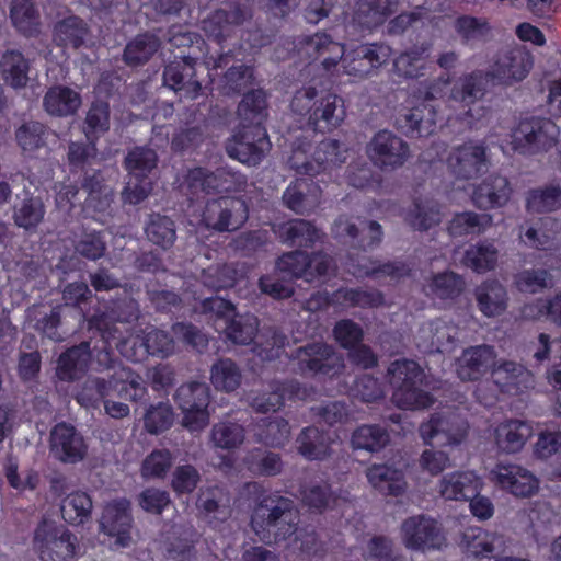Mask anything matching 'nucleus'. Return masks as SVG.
Segmentation results:
<instances>
[{
  "mask_svg": "<svg viewBox=\"0 0 561 561\" xmlns=\"http://www.w3.org/2000/svg\"><path fill=\"white\" fill-rule=\"evenodd\" d=\"M296 519L293 500L271 494L265 495L254 507L250 524L262 542L273 545L291 537Z\"/></svg>",
  "mask_w": 561,
  "mask_h": 561,
  "instance_id": "f257e3e1",
  "label": "nucleus"
},
{
  "mask_svg": "<svg viewBox=\"0 0 561 561\" xmlns=\"http://www.w3.org/2000/svg\"><path fill=\"white\" fill-rule=\"evenodd\" d=\"M290 108L297 115H308L307 125L319 133L331 131L345 118L343 100L330 91H318L313 87L296 91Z\"/></svg>",
  "mask_w": 561,
  "mask_h": 561,
  "instance_id": "f03ea898",
  "label": "nucleus"
},
{
  "mask_svg": "<svg viewBox=\"0 0 561 561\" xmlns=\"http://www.w3.org/2000/svg\"><path fill=\"white\" fill-rule=\"evenodd\" d=\"M77 537L65 526L42 520L34 530L33 545L42 561H72Z\"/></svg>",
  "mask_w": 561,
  "mask_h": 561,
  "instance_id": "7ed1b4c3",
  "label": "nucleus"
},
{
  "mask_svg": "<svg viewBox=\"0 0 561 561\" xmlns=\"http://www.w3.org/2000/svg\"><path fill=\"white\" fill-rule=\"evenodd\" d=\"M559 136L558 126L549 118L530 116L520 119L512 131V145L524 154L551 148Z\"/></svg>",
  "mask_w": 561,
  "mask_h": 561,
  "instance_id": "20e7f679",
  "label": "nucleus"
},
{
  "mask_svg": "<svg viewBox=\"0 0 561 561\" xmlns=\"http://www.w3.org/2000/svg\"><path fill=\"white\" fill-rule=\"evenodd\" d=\"M293 358L297 363V369L305 376H336L345 365L344 358L334 346L323 342H312L298 347Z\"/></svg>",
  "mask_w": 561,
  "mask_h": 561,
  "instance_id": "39448f33",
  "label": "nucleus"
},
{
  "mask_svg": "<svg viewBox=\"0 0 561 561\" xmlns=\"http://www.w3.org/2000/svg\"><path fill=\"white\" fill-rule=\"evenodd\" d=\"M174 401L183 413L182 425L191 432H197L207 426L210 402V389L207 383L191 381L181 385L175 393Z\"/></svg>",
  "mask_w": 561,
  "mask_h": 561,
  "instance_id": "423d86ee",
  "label": "nucleus"
},
{
  "mask_svg": "<svg viewBox=\"0 0 561 561\" xmlns=\"http://www.w3.org/2000/svg\"><path fill=\"white\" fill-rule=\"evenodd\" d=\"M248 218L249 209L243 199L224 196L207 201L202 224L216 232H232L240 229Z\"/></svg>",
  "mask_w": 561,
  "mask_h": 561,
  "instance_id": "0eeeda50",
  "label": "nucleus"
},
{
  "mask_svg": "<svg viewBox=\"0 0 561 561\" xmlns=\"http://www.w3.org/2000/svg\"><path fill=\"white\" fill-rule=\"evenodd\" d=\"M370 162L382 172L400 169L411 157L409 144L394 133L383 129L376 133L366 145Z\"/></svg>",
  "mask_w": 561,
  "mask_h": 561,
  "instance_id": "6e6552de",
  "label": "nucleus"
},
{
  "mask_svg": "<svg viewBox=\"0 0 561 561\" xmlns=\"http://www.w3.org/2000/svg\"><path fill=\"white\" fill-rule=\"evenodd\" d=\"M404 547L413 551L440 550L446 538L437 522L423 514L405 518L400 527Z\"/></svg>",
  "mask_w": 561,
  "mask_h": 561,
  "instance_id": "1a4fd4ad",
  "label": "nucleus"
},
{
  "mask_svg": "<svg viewBox=\"0 0 561 561\" xmlns=\"http://www.w3.org/2000/svg\"><path fill=\"white\" fill-rule=\"evenodd\" d=\"M270 149L271 142L263 126L242 125L226 145L229 157L248 165L259 164Z\"/></svg>",
  "mask_w": 561,
  "mask_h": 561,
  "instance_id": "9d476101",
  "label": "nucleus"
},
{
  "mask_svg": "<svg viewBox=\"0 0 561 561\" xmlns=\"http://www.w3.org/2000/svg\"><path fill=\"white\" fill-rule=\"evenodd\" d=\"M114 373L106 377H96L101 400L104 402L116 393L121 399L137 402L147 393L142 378L124 364H112Z\"/></svg>",
  "mask_w": 561,
  "mask_h": 561,
  "instance_id": "9b49d317",
  "label": "nucleus"
},
{
  "mask_svg": "<svg viewBox=\"0 0 561 561\" xmlns=\"http://www.w3.org/2000/svg\"><path fill=\"white\" fill-rule=\"evenodd\" d=\"M347 150L335 139H325L317 146L312 159L302 161L299 153H294L289 163L300 174L317 175L341 167L346 161Z\"/></svg>",
  "mask_w": 561,
  "mask_h": 561,
  "instance_id": "f8f14e48",
  "label": "nucleus"
},
{
  "mask_svg": "<svg viewBox=\"0 0 561 561\" xmlns=\"http://www.w3.org/2000/svg\"><path fill=\"white\" fill-rule=\"evenodd\" d=\"M307 396V389L297 380H273L268 391H251L247 402L256 413L266 414L278 411L286 399H305Z\"/></svg>",
  "mask_w": 561,
  "mask_h": 561,
  "instance_id": "ddd939ff",
  "label": "nucleus"
},
{
  "mask_svg": "<svg viewBox=\"0 0 561 561\" xmlns=\"http://www.w3.org/2000/svg\"><path fill=\"white\" fill-rule=\"evenodd\" d=\"M357 220L355 222L352 218L340 216L333 224V236L363 250L379 245L383 234L381 225L375 220Z\"/></svg>",
  "mask_w": 561,
  "mask_h": 561,
  "instance_id": "4468645a",
  "label": "nucleus"
},
{
  "mask_svg": "<svg viewBox=\"0 0 561 561\" xmlns=\"http://www.w3.org/2000/svg\"><path fill=\"white\" fill-rule=\"evenodd\" d=\"M391 56V48L386 44H362L342 55L344 70L350 76L364 78L385 65Z\"/></svg>",
  "mask_w": 561,
  "mask_h": 561,
  "instance_id": "2eb2a0df",
  "label": "nucleus"
},
{
  "mask_svg": "<svg viewBox=\"0 0 561 561\" xmlns=\"http://www.w3.org/2000/svg\"><path fill=\"white\" fill-rule=\"evenodd\" d=\"M197 60V56L183 55L170 61L163 70L164 84L183 98L196 99L202 91V83L196 79Z\"/></svg>",
  "mask_w": 561,
  "mask_h": 561,
  "instance_id": "dca6fc26",
  "label": "nucleus"
},
{
  "mask_svg": "<svg viewBox=\"0 0 561 561\" xmlns=\"http://www.w3.org/2000/svg\"><path fill=\"white\" fill-rule=\"evenodd\" d=\"M467 422L455 413L434 414L420 425L419 432L425 444L437 439L438 445H458L466 436Z\"/></svg>",
  "mask_w": 561,
  "mask_h": 561,
  "instance_id": "f3484780",
  "label": "nucleus"
},
{
  "mask_svg": "<svg viewBox=\"0 0 561 561\" xmlns=\"http://www.w3.org/2000/svg\"><path fill=\"white\" fill-rule=\"evenodd\" d=\"M447 165L457 179H474L488 169L486 149L473 141L457 146L450 151Z\"/></svg>",
  "mask_w": 561,
  "mask_h": 561,
  "instance_id": "a211bd4d",
  "label": "nucleus"
},
{
  "mask_svg": "<svg viewBox=\"0 0 561 561\" xmlns=\"http://www.w3.org/2000/svg\"><path fill=\"white\" fill-rule=\"evenodd\" d=\"M88 446L75 426L58 423L50 432V453L65 463H76L84 459Z\"/></svg>",
  "mask_w": 561,
  "mask_h": 561,
  "instance_id": "6ab92c4d",
  "label": "nucleus"
},
{
  "mask_svg": "<svg viewBox=\"0 0 561 561\" xmlns=\"http://www.w3.org/2000/svg\"><path fill=\"white\" fill-rule=\"evenodd\" d=\"M496 351L493 346L481 344L463 350L456 362V373L462 381H476L493 369L496 362Z\"/></svg>",
  "mask_w": 561,
  "mask_h": 561,
  "instance_id": "aec40b11",
  "label": "nucleus"
},
{
  "mask_svg": "<svg viewBox=\"0 0 561 561\" xmlns=\"http://www.w3.org/2000/svg\"><path fill=\"white\" fill-rule=\"evenodd\" d=\"M131 514L130 502L126 499L114 500L107 503L103 510L100 527L103 533L116 537V543L127 547L131 540Z\"/></svg>",
  "mask_w": 561,
  "mask_h": 561,
  "instance_id": "412c9836",
  "label": "nucleus"
},
{
  "mask_svg": "<svg viewBox=\"0 0 561 561\" xmlns=\"http://www.w3.org/2000/svg\"><path fill=\"white\" fill-rule=\"evenodd\" d=\"M533 67V57L523 46L502 50L492 67V76L505 84L523 80Z\"/></svg>",
  "mask_w": 561,
  "mask_h": 561,
  "instance_id": "4be33fe9",
  "label": "nucleus"
},
{
  "mask_svg": "<svg viewBox=\"0 0 561 561\" xmlns=\"http://www.w3.org/2000/svg\"><path fill=\"white\" fill-rule=\"evenodd\" d=\"M496 483L516 497H530L539 489L537 478L527 469L510 463L499 465L492 471Z\"/></svg>",
  "mask_w": 561,
  "mask_h": 561,
  "instance_id": "5701e85b",
  "label": "nucleus"
},
{
  "mask_svg": "<svg viewBox=\"0 0 561 561\" xmlns=\"http://www.w3.org/2000/svg\"><path fill=\"white\" fill-rule=\"evenodd\" d=\"M46 206L41 196L32 194L26 187L22 194H16L12 207V220L15 227L26 232H35L44 221Z\"/></svg>",
  "mask_w": 561,
  "mask_h": 561,
  "instance_id": "b1692460",
  "label": "nucleus"
},
{
  "mask_svg": "<svg viewBox=\"0 0 561 561\" xmlns=\"http://www.w3.org/2000/svg\"><path fill=\"white\" fill-rule=\"evenodd\" d=\"M510 182L502 175H490L477 185L471 199L480 209H491L504 206L511 197Z\"/></svg>",
  "mask_w": 561,
  "mask_h": 561,
  "instance_id": "393cba45",
  "label": "nucleus"
},
{
  "mask_svg": "<svg viewBox=\"0 0 561 561\" xmlns=\"http://www.w3.org/2000/svg\"><path fill=\"white\" fill-rule=\"evenodd\" d=\"M460 547L474 557L496 558L504 552V538L481 528H468L461 534Z\"/></svg>",
  "mask_w": 561,
  "mask_h": 561,
  "instance_id": "a878e982",
  "label": "nucleus"
},
{
  "mask_svg": "<svg viewBox=\"0 0 561 561\" xmlns=\"http://www.w3.org/2000/svg\"><path fill=\"white\" fill-rule=\"evenodd\" d=\"M480 479L470 471L445 474L438 482V493L448 501L469 500L479 493Z\"/></svg>",
  "mask_w": 561,
  "mask_h": 561,
  "instance_id": "bb28decb",
  "label": "nucleus"
},
{
  "mask_svg": "<svg viewBox=\"0 0 561 561\" xmlns=\"http://www.w3.org/2000/svg\"><path fill=\"white\" fill-rule=\"evenodd\" d=\"M272 230L283 243L290 247L311 248L320 239V231L306 219L273 225Z\"/></svg>",
  "mask_w": 561,
  "mask_h": 561,
  "instance_id": "cd10ccee",
  "label": "nucleus"
},
{
  "mask_svg": "<svg viewBox=\"0 0 561 561\" xmlns=\"http://www.w3.org/2000/svg\"><path fill=\"white\" fill-rule=\"evenodd\" d=\"M366 477L371 486L383 495L399 496L408 488L404 472L386 463H375L367 468Z\"/></svg>",
  "mask_w": 561,
  "mask_h": 561,
  "instance_id": "c85d7f7f",
  "label": "nucleus"
},
{
  "mask_svg": "<svg viewBox=\"0 0 561 561\" xmlns=\"http://www.w3.org/2000/svg\"><path fill=\"white\" fill-rule=\"evenodd\" d=\"M398 5L399 0H357L353 21L364 28H375L393 14Z\"/></svg>",
  "mask_w": 561,
  "mask_h": 561,
  "instance_id": "c756f323",
  "label": "nucleus"
},
{
  "mask_svg": "<svg viewBox=\"0 0 561 561\" xmlns=\"http://www.w3.org/2000/svg\"><path fill=\"white\" fill-rule=\"evenodd\" d=\"M404 219L414 230L427 231L443 220L440 204L428 197L414 198Z\"/></svg>",
  "mask_w": 561,
  "mask_h": 561,
  "instance_id": "7c9ffc66",
  "label": "nucleus"
},
{
  "mask_svg": "<svg viewBox=\"0 0 561 561\" xmlns=\"http://www.w3.org/2000/svg\"><path fill=\"white\" fill-rule=\"evenodd\" d=\"M161 48V39L151 32H144L131 38L125 46L122 60L136 68L149 62Z\"/></svg>",
  "mask_w": 561,
  "mask_h": 561,
  "instance_id": "2f4dec72",
  "label": "nucleus"
},
{
  "mask_svg": "<svg viewBox=\"0 0 561 561\" xmlns=\"http://www.w3.org/2000/svg\"><path fill=\"white\" fill-rule=\"evenodd\" d=\"M474 297L479 310L486 317H495L503 313L507 307V291L505 287L495 279L481 283L474 289Z\"/></svg>",
  "mask_w": 561,
  "mask_h": 561,
  "instance_id": "473e14b6",
  "label": "nucleus"
},
{
  "mask_svg": "<svg viewBox=\"0 0 561 561\" xmlns=\"http://www.w3.org/2000/svg\"><path fill=\"white\" fill-rule=\"evenodd\" d=\"M531 435V425L520 420L506 421L495 430L496 445L507 454L519 451Z\"/></svg>",
  "mask_w": 561,
  "mask_h": 561,
  "instance_id": "72a5a7b5",
  "label": "nucleus"
},
{
  "mask_svg": "<svg viewBox=\"0 0 561 561\" xmlns=\"http://www.w3.org/2000/svg\"><path fill=\"white\" fill-rule=\"evenodd\" d=\"M82 104L80 94L71 88L55 85L48 89L43 99L45 111L53 116L75 114Z\"/></svg>",
  "mask_w": 561,
  "mask_h": 561,
  "instance_id": "f704fd0d",
  "label": "nucleus"
},
{
  "mask_svg": "<svg viewBox=\"0 0 561 561\" xmlns=\"http://www.w3.org/2000/svg\"><path fill=\"white\" fill-rule=\"evenodd\" d=\"M287 540L286 550L288 553L302 561L324 553V543L313 528H298L296 524L295 531Z\"/></svg>",
  "mask_w": 561,
  "mask_h": 561,
  "instance_id": "c9c22d12",
  "label": "nucleus"
},
{
  "mask_svg": "<svg viewBox=\"0 0 561 561\" xmlns=\"http://www.w3.org/2000/svg\"><path fill=\"white\" fill-rule=\"evenodd\" d=\"M255 439L266 446L278 448L285 446L291 436L289 422L282 417H263L254 428Z\"/></svg>",
  "mask_w": 561,
  "mask_h": 561,
  "instance_id": "e433bc0d",
  "label": "nucleus"
},
{
  "mask_svg": "<svg viewBox=\"0 0 561 561\" xmlns=\"http://www.w3.org/2000/svg\"><path fill=\"white\" fill-rule=\"evenodd\" d=\"M91 358L90 344L82 342L64 352L58 359L57 375L61 380L70 381L83 374Z\"/></svg>",
  "mask_w": 561,
  "mask_h": 561,
  "instance_id": "4c0bfd02",
  "label": "nucleus"
},
{
  "mask_svg": "<svg viewBox=\"0 0 561 561\" xmlns=\"http://www.w3.org/2000/svg\"><path fill=\"white\" fill-rule=\"evenodd\" d=\"M30 62L16 49L5 50L0 58V72L3 80L12 88H24L28 82Z\"/></svg>",
  "mask_w": 561,
  "mask_h": 561,
  "instance_id": "58836bf2",
  "label": "nucleus"
},
{
  "mask_svg": "<svg viewBox=\"0 0 561 561\" xmlns=\"http://www.w3.org/2000/svg\"><path fill=\"white\" fill-rule=\"evenodd\" d=\"M237 113L247 126H263L267 116L266 93L262 89H251L238 105Z\"/></svg>",
  "mask_w": 561,
  "mask_h": 561,
  "instance_id": "ea45409f",
  "label": "nucleus"
},
{
  "mask_svg": "<svg viewBox=\"0 0 561 561\" xmlns=\"http://www.w3.org/2000/svg\"><path fill=\"white\" fill-rule=\"evenodd\" d=\"M296 443L299 454L310 460H321L330 454V437L316 426L304 428Z\"/></svg>",
  "mask_w": 561,
  "mask_h": 561,
  "instance_id": "a19ab883",
  "label": "nucleus"
},
{
  "mask_svg": "<svg viewBox=\"0 0 561 561\" xmlns=\"http://www.w3.org/2000/svg\"><path fill=\"white\" fill-rule=\"evenodd\" d=\"M493 376L496 382L516 392L530 388L534 382L533 374L525 366L513 360H503L495 365Z\"/></svg>",
  "mask_w": 561,
  "mask_h": 561,
  "instance_id": "79ce46f5",
  "label": "nucleus"
},
{
  "mask_svg": "<svg viewBox=\"0 0 561 561\" xmlns=\"http://www.w3.org/2000/svg\"><path fill=\"white\" fill-rule=\"evenodd\" d=\"M10 18L25 36H35L41 32L39 13L33 0H11Z\"/></svg>",
  "mask_w": 561,
  "mask_h": 561,
  "instance_id": "37998d69",
  "label": "nucleus"
},
{
  "mask_svg": "<svg viewBox=\"0 0 561 561\" xmlns=\"http://www.w3.org/2000/svg\"><path fill=\"white\" fill-rule=\"evenodd\" d=\"M431 49V44L423 43L400 54L393 61V68L399 77L415 79L424 76L425 57Z\"/></svg>",
  "mask_w": 561,
  "mask_h": 561,
  "instance_id": "c03bdc74",
  "label": "nucleus"
},
{
  "mask_svg": "<svg viewBox=\"0 0 561 561\" xmlns=\"http://www.w3.org/2000/svg\"><path fill=\"white\" fill-rule=\"evenodd\" d=\"M93 504L88 493L76 491L61 500L60 512L65 522L70 525H83L91 518Z\"/></svg>",
  "mask_w": 561,
  "mask_h": 561,
  "instance_id": "a18cd8bd",
  "label": "nucleus"
},
{
  "mask_svg": "<svg viewBox=\"0 0 561 561\" xmlns=\"http://www.w3.org/2000/svg\"><path fill=\"white\" fill-rule=\"evenodd\" d=\"M41 306L33 305L26 311V317L31 322H35L34 328L36 331L42 333L54 341L62 340V335L58 329L61 324V319L65 313V307L57 305L50 309L48 313L41 311Z\"/></svg>",
  "mask_w": 561,
  "mask_h": 561,
  "instance_id": "49530a36",
  "label": "nucleus"
},
{
  "mask_svg": "<svg viewBox=\"0 0 561 561\" xmlns=\"http://www.w3.org/2000/svg\"><path fill=\"white\" fill-rule=\"evenodd\" d=\"M390 442L388 431L378 424H365L358 426L351 436V445L354 449L377 453L383 449Z\"/></svg>",
  "mask_w": 561,
  "mask_h": 561,
  "instance_id": "de8ad7c7",
  "label": "nucleus"
},
{
  "mask_svg": "<svg viewBox=\"0 0 561 561\" xmlns=\"http://www.w3.org/2000/svg\"><path fill=\"white\" fill-rule=\"evenodd\" d=\"M158 154L156 150L147 146H136L124 158V165L129 176L136 180L148 178L157 168Z\"/></svg>",
  "mask_w": 561,
  "mask_h": 561,
  "instance_id": "09e8293b",
  "label": "nucleus"
},
{
  "mask_svg": "<svg viewBox=\"0 0 561 561\" xmlns=\"http://www.w3.org/2000/svg\"><path fill=\"white\" fill-rule=\"evenodd\" d=\"M247 185V178L229 168H218L214 172H205L203 192L210 194L214 192L241 191Z\"/></svg>",
  "mask_w": 561,
  "mask_h": 561,
  "instance_id": "8fccbe9b",
  "label": "nucleus"
},
{
  "mask_svg": "<svg viewBox=\"0 0 561 561\" xmlns=\"http://www.w3.org/2000/svg\"><path fill=\"white\" fill-rule=\"evenodd\" d=\"M255 85L254 70L251 66L234 65L228 68L220 82L225 95H238Z\"/></svg>",
  "mask_w": 561,
  "mask_h": 561,
  "instance_id": "3c124183",
  "label": "nucleus"
},
{
  "mask_svg": "<svg viewBox=\"0 0 561 561\" xmlns=\"http://www.w3.org/2000/svg\"><path fill=\"white\" fill-rule=\"evenodd\" d=\"M197 506L206 514H215L217 518L225 519L230 515L231 495L219 486L203 489L197 499Z\"/></svg>",
  "mask_w": 561,
  "mask_h": 561,
  "instance_id": "603ef678",
  "label": "nucleus"
},
{
  "mask_svg": "<svg viewBox=\"0 0 561 561\" xmlns=\"http://www.w3.org/2000/svg\"><path fill=\"white\" fill-rule=\"evenodd\" d=\"M259 321L253 314H237L231 317L222 330L227 337L236 344H250L259 332Z\"/></svg>",
  "mask_w": 561,
  "mask_h": 561,
  "instance_id": "864d4df0",
  "label": "nucleus"
},
{
  "mask_svg": "<svg viewBox=\"0 0 561 561\" xmlns=\"http://www.w3.org/2000/svg\"><path fill=\"white\" fill-rule=\"evenodd\" d=\"M210 440L216 448L236 449L244 443L245 430L236 422H219L213 425Z\"/></svg>",
  "mask_w": 561,
  "mask_h": 561,
  "instance_id": "5fc2aeb1",
  "label": "nucleus"
},
{
  "mask_svg": "<svg viewBox=\"0 0 561 561\" xmlns=\"http://www.w3.org/2000/svg\"><path fill=\"white\" fill-rule=\"evenodd\" d=\"M210 380L216 389L231 392L241 385L242 374L232 359L221 358L211 366Z\"/></svg>",
  "mask_w": 561,
  "mask_h": 561,
  "instance_id": "6e6d98bb",
  "label": "nucleus"
},
{
  "mask_svg": "<svg viewBox=\"0 0 561 561\" xmlns=\"http://www.w3.org/2000/svg\"><path fill=\"white\" fill-rule=\"evenodd\" d=\"M492 224V217L488 214L463 211L456 214L448 225V232L453 237L481 233Z\"/></svg>",
  "mask_w": 561,
  "mask_h": 561,
  "instance_id": "4d7b16f0",
  "label": "nucleus"
},
{
  "mask_svg": "<svg viewBox=\"0 0 561 561\" xmlns=\"http://www.w3.org/2000/svg\"><path fill=\"white\" fill-rule=\"evenodd\" d=\"M145 231L149 241L164 250L170 249L176 239L174 221L160 214L150 216Z\"/></svg>",
  "mask_w": 561,
  "mask_h": 561,
  "instance_id": "13d9d810",
  "label": "nucleus"
},
{
  "mask_svg": "<svg viewBox=\"0 0 561 561\" xmlns=\"http://www.w3.org/2000/svg\"><path fill=\"white\" fill-rule=\"evenodd\" d=\"M388 376L392 388L421 385L424 379V373L420 365L407 358L392 362L388 367Z\"/></svg>",
  "mask_w": 561,
  "mask_h": 561,
  "instance_id": "bf43d9fd",
  "label": "nucleus"
},
{
  "mask_svg": "<svg viewBox=\"0 0 561 561\" xmlns=\"http://www.w3.org/2000/svg\"><path fill=\"white\" fill-rule=\"evenodd\" d=\"M497 254V249L493 244H473L466 250L462 262L467 267L478 273H483L495 267Z\"/></svg>",
  "mask_w": 561,
  "mask_h": 561,
  "instance_id": "052dcab7",
  "label": "nucleus"
},
{
  "mask_svg": "<svg viewBox=\"0 0 561 561\" xmlns=\"http://www.w3.org/2000/svg\"><path fill=\"white\" fill-rule=\"evenodd\" d=\"M420 385H408L393 388L391 400L403 410L425 409L433 404L434 399L428 392L419 388Z\"/></svg>",
  "mask_w": 561,
  "mask_h": 561,
  "instance_id": "680f3d73",
  "label": "nucleus"
},
{
  "mask_svg": "<svg viewBox=\"0 0 561 561\" xmlns=\"http://www.w3.org/2000/svg\"><path fill=\"white\" fill-rule=\"evenodd\" d=\"M88 33L83 20L78 16H69L58 22L55 26V41L62 46L78 48L82 45Z\"/></svg>",
  "mask_w": 561,
  "mask_h": 561,
  "instance_id": "e2e57ef3",
  "label": "nucleus"
},
{
  "mask_svg": "<svg viewBox=\"0 0 561 561\" xmlns=\"http://www.w3.org/2000/svg\"><path fill=\"white\" fill-rule=\"evenodd\" d=\"M404 122L411 134L427 136L433 133L436 124V111L432 105L422 103L404 115Z\"/></svg>",
  "mask_w": 561,
  "mask_h": 561,
  "instance_id": "0e129e2a",
  "label": "nucleus"
},
{
  "mask_svg": "<svg viewBox=\"0 0 561 561\" xmlns=\"http://www.w3.org/2000/svg\"><path fill=\"white\" fill-rule=\"evenodd\" d=\"M431 345L438 352L451 351L459 335V328L445 319H435L428 325Z\"/></svg>",
  "mask_w": 561,
  "mask_h": 561,
  "instance_id": "69168bd1",
  "label": "nucleus"
},
{
  "mask_svg": "<svg viewBox=\"0 0 561 561\" xmlns=\"http://www.w3.org/2000/svg\"><path fill=\"white\" fill-rule=\"evenodd\" d=\"M276 271L284 278H305L310 282V270H308V254L302 251L285 253L276 262Z\"/></svg>",
  "mask_w": 561,
  "mask_h": 561,
  "instance_id": "338daca9",
  "label": "nucleus"
},
{
  "mask_svg": "<svg viewBox=\"0 0 561 561\" xmlns=\"http://www.w3.org/2000/svg\"><path fill=\"white\" fill-rule=\"evenodd\" d=\"M245 462L252 472L265 477L279 474L284 466L279 454L260 449L250 453Z\"/></svg>",
  "mask_w": 561,
  "mask_h": 561,
  "instance_id": "774afa93",
  "label": "nucleus"
}]
</instances>
